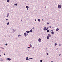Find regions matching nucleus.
I'll return each mask as SVG.
<instances>
[{"mask_svg": "<svg viewBox=\"0 0 62 62\" xmlns=\"http://www.w3.org/2000/svg\"><path fill=\"white\" fill-rule=\"evenodd\" d=\"M58 8H61L62 7H61V5H58Z\"/></svg>", "mask_w": 62, "mask_h": 62, "instance_id": "1", "label": "nucleus"}, {"mask_svg": "<svg viewBox=\"0 0 62 62\" xmlns=\"http://www.w3.org/2000/svg\"><path fill=\"white\" fill-rule=\"evenodd\" d=\"M24 36L25 37H26V36H27V34L26 33H24Z\"/></svg>", "mask_w": 62, "mask_h": 62, "instance_id": "2", "label": "nucleus"}, {"mask_svg": "<svg viewBox=\"0 0 62 62\" xmlns=\"http://www.w3.org/2000/svg\"><path fill=\"white\" fill-rule=\"evenodd\" d=\"M38 41L39 42H41V39L40 38H39V39Z\"/></svg>", "mask_w": 62, "mask_h": 62, "instance_id": "3", "label": "nucleus"}, {"mask_svg": "<svg viewBox=\"0 0 62 62\" xmlns=\"http://www.w3.org/2000/svg\"><path fill=\"white\" fill-rule=\"evenodd\" d=\"M7 60L9 61H10V60H11V59L9 58H7Z\"/></svg>", "mask_w": 62, "mask_h": 62, "instance_id": "4", "label": "nucleus"}, {"mask_svg": "<svg viewBox=\"0 0 62 62\" xmlns=\"http://www.w3.org/2000/svg\"><path fill=\"white\" fill-rule=\"evenodd\" d=\"M48 37H51V35L50 34H48Z\"/></svg>", "mask_w": 62, "mask_h": 62, "instance_id": "5", "label": "nucleus"}, {"mask_svg": "<svg viewBox=\"0 0 62 62\" xmlns=\"http://www.w3.org/2000/svg\"><path fill=\"white\" fill-rule=\"evenodd\" d=\"M46 28L45 27L43 29L44 30H46Z\"/></svg>", "mask_w": 62, "mask_h": 62, "instance_id": "6", "label": "nucleus"}, {"mask_svg": "<svg viewBox=\"0 0 62 62\" xmlns=\"http://www.w3.org/2000/svg\"><path fill=\"white\" fill-rule=\"evenodd\" d=\"M49 37H48V36H47V37H46V38H47V39H49Z\"/></svg>", "mask_w": 62, "mask_h": 62, "instance_id": "7", "label": "nucleus"}, {"mask_svg": "<svg viewBox=\"0 0 62 62\" xmlns=\"http://www.w3.org/2000/svg\"><path fill=\"white\" fill-rule=\"evenodd\" d=\"M58 30H59V29H58V28H57L56 29V31H58Z\"/></svg>", "mask_w": 62, "mask_h": 62, "instance_id": "8", "label": "nucleus"}, {"mask_svg": "<svg viewBox=\"0 0 62 62\" xmlns=\"http://www.w3.org/2000/svg\"><path fill=\"white\" fill-rule=\"evenodd\" d=\"M26 32L27 33H30V31H26Z\"/></svg>", "mask_w": 62, "mask_h": 62, "instance_id": "9", "label": "nucleus"}, {"mask_svg": "<svg viewBox=\"0 0 62 62\" xmlns=\"http://www.w3.org/2000/svg\"><path fill=\"white\" fill-rule=\"evenodd\" d=\"M9 13H8V14L7 15V17H8V16H9Z\"/></svg>", "mask_w": 62, "mask_h": 62, "instance_id": "10", "label": "nucleus"}, {"mask_svg": "<svg viewBox=\"0 0 62 62\" xmlns=\"http://www.w3.org/2000/svg\"><path fill=\"white\" fill-rule=\"evenodd\" d=\"M51 33L52 34H54V31H52L51 32Z\"/></svg>", "mask_w": 62, "mask_h": 62, "instance_id": "11", "label": "nucleus"}, {"mask_svg": "<svg viewBox=\"0 0 62 62\" xmlns=\"http://www.w3.org/2000/svg\"><path fill=\"white\" fill-rule=\"evenodd\" d=\"M26 8H29V7H28V6H26Z\"/></svg>", "mask_w": 62, "mask_h": 62, "instance_id": "12", "label": "nucleus"}, {"mask_svg": "<svg viewBox=\"0 0 62 62\" xmlns=\"http://www.w3.org/2000/svg\"><path fill=\"white\" fill-rule=\"evenodd\" d=\"M57 45V44H56V43L55 45H54L55 46H56V45Z\"/></svg>", "mask_w": 62, "mask_h": 62, "instance_id": "13", "label": "nucleus"}, {"mask_svg": "<svg viewBox=\"0 0 62 62\" xmlns=\"http://www.w3.org/2000/svg\"><path fill=\"white\" fill-rule=\"evenodd\" d=\"M7 2H9V0H7Z\"/></svg>", "mask_w": 62, "mask_h": 62, "instance_id": "14", "label": "nucleus"}, {"mask_svg": "<svg viewBox=\"0 0 62 62\" xmlns=\"http://www.w3.org/2000/svg\"><path fill=\"white\" fill-rule=\"evenodd\" d=\"M47 32H49V30H48L47 31Z\"/></svg>", "mask_w": 62, "mask_h": 62, "instance_id": "15", "label": "nucleus"}, {"mask_svg": "<svg viewBox=\"0 0 62 62\" xmlns=\"http://www.w3.org/2000/svg\"><path fill=\"white\" fill-rule=\"evenodd\" d=\"M32 30H30V32H32Z\"/></svg>", "mask_w": 62, "mask_h": 62, "instance_id": "16", "label": "nucleus"}, {"mask_svg": "<svg viewBox=\"0 0 62 62\" xmlns=\"http://www.w3.org/2000/svg\"><path fill=\"white\" fill-rule=\"evenodd\" d=\"M38 20L39 22H40V19H38Z\"/></svg>", "mask_w": 62, "mask_h": 62, "instance_id": "17", "label": "nucleus"}, {"mask_svg": "<svg viewBox=\"0 0 62 62\" xmlns=\"http://www.w3.org/2000/svg\"><path fill=\"white\" fill-rule=\"evenodd\" d=\"M21 35H18V37H20V36H21Z\"/></svg>", "mask_w": 62, "mask_h": 62, "instance_id": "18", "label": "nucleus"}, {"mask_svg": "<svg viewBox=\"0 0 62 62\" xmlns=\"http://www.w3.org/2000/svg\"><path fill=\"white\" fill-rule=\"evenodd\" d=\"M32 59V58L29 59H26V60H29V59Z\"/></svg>", "mask_w": 62, "mask_h": 62, "instance_id": "19", "label": "nucleus"}, {"mask_svg": "<svg viewBox=\"0 0 62 62\" xmlns=\"http://www.w3.org/2000/svg\"><path fill=\"white\" fill-rule=\"evenodd\" d=\"M48 28H48V27L47 28H46V30H47L48 29Z\"/></svg>", "mask_w": 62, "mask_h": 62, "instance_id": "20", "label": "nucleus"}, {"mask_svg": "<svg viewBox=\"0 0 62 62\" xmlns=\"http://www.w3.org/2000/svg\"><path fill=\"white\" fill-rule=\"evenodd\" d=\"M9 24V22H8L7 24V25H8Z\"/></svg>", "mask_w": 62, "mask_h": 62, "instance_id": "21", "label": "nucleus"}, {"mask_svg": "<svg viewBox=\"0 0 62 62\" xmlns=\"http://www.w3.org/2000/svg\"><path fill=\"white\" fill-rule=\"evenodd\" d=\"M30 46L31 47H32V45L31 44H30Z\"/></svg>", "mask_w": 62, "mask_h": 62, "instance_id": "22", "label": "nucleus"}, {"mask_svg": "<svg viewBox=\"0 0 62 62\" xmlns=\"http://www.w3.org/2000/svg\"><path fill=\"white\" fill-rule=\"evenodd\" d=\"M42 60H40V62H42Z\"/></svg>", "mask_w": 62, "mask_h": 62, "instance_id": "23", "label": "nucleus"}, {"mask_svg": "<svg viewBox=\"0 0 62 62\" xmlns=\"http://www.w3.org/2000/svg\"><path fill=\"white\" fill-rule=\"evenodd\" d=\"M6 45H8V44H5Z\"/></svg>", "mask_w": 62, "mask_h": 62, "instance_id": "24", "label": "nucleus"}, {"mask_svg": "<svg viewBox=\"0 0 62 62\" xmlns=\"http://www.w3.org/2000/svg\"><path fill=\"white\" fill-rule=\"evenodd\" d=\"M30 48V47H28V48Z\"/></svg>", "mask_w": 62, "mask_h": 62, "instance_id": "25", "label": "nucleus"}, {"mask_svg": "<svg viewBox=\"0 0 62 62\" xmlns=\"http://www.w3.org/2000/svg\"><path fill=\"white\" fill-rule=\"evenodd\" d=\"M17 3L16 4V6H17Z\"/></svg>", "mask_w": 62, "mask_h": 62, "instance_id": "26", "label": "nucleus"}, {"mask_svg": "<svg viewBox=\"0 0 62 62\" xmlns=\"http://www.w3.org/2000/svg\"><path fill=\"white\" fill-rule=\"evenodd\" d=\"M47 24H49V23H47Z\"/></svg>", "mask_w": 62, "mask_h": 62, "instance_id": "27", "label": "nucleus"}, {"mask_svg": "<svg viewBox=\"0 0 62 62\" xmlns=\"http://www.w3.org/2000/svg\"><path fill=\"white\" fill-rule=\"evenodd\" d=\"M26 59H28V57H26Z\"/></svg>", "mask_w": 62, "mask_h": 62, "instance_id": "28", "label": "nucleus"}, {"mask_svg": "<svg viewBox=\"0 0 62 62\" xmlns=\"http://www.w3.org/2000/svg\"><path fill=\"white\" fill-rule=\"evenodd\" d=\"M47 55H48V54H48V53H47Z\"/></svg>", "mask_w": 62, "mask_h": 62, "instance_id": "29", "label": "nucleus"}, {"mask_svg": "<svg viewBox=\"0 0 62 62\" xmlns=\"http://www.w3.org/2000/svg\"><path fill=\"white\" fill-rule=\"evenodd\" d=\"M8 19H6V21H8Z\"/></svg>", "mask_w": 62, "mask_h": 62, "instance_id": "30", "label": "nucleus"}, {"mask_svg": "<svg viewBox=\"0 0 62 62\" xmlns=\"http://www.w3.org/2000/svg\"><path fill=\"white\" fill-rule=\"evenodd\" d=\"M59 46H61V44H59Z\"/></svg>", "mask_w": 62, "mask_h": 62, "instance_id": "31", "label": "nucleus"}, {"mask_svg": "<svg viewBox=\"0 0 62 62\" xmlns=\"http://www.w3.org/2000/svg\"><path fill=\"white\" fill-rule=\"evenodd\" d=\"M32 29H34V27H33V28H32Z\"/></svg>", "mask_w": 62, "mask_h": 62, "instance_id": "32", "label": "nucleus"}, {"mask_svg": "<svg viewBox=\"0 0 62 62\" xmlns=\"http://www.w3.org/2000/svg\"><path fill=\"white\" fill-rule=\"evenodd\" d=\"M61 55V54H59V56H60Z\"/></svg>", "mask_w": 62, "mask_h": 62, "instance_id": "33", "label": "nucleus"}, {"mask_svg": "<svg viewBox=\"0 0 62 62\" xmlns=\"http://www.w3.org/2000/svg\"><path fill=\"white\" fill-rule=\"evenodd\" d=\"M51 62H53V61H51Z\"/></svg>", "mask_w": 62, "mask_h": 62, "instance_id": "34", "label": "nucleus"}, {"mask_svg": "<svg viewBox=\"0 0 62 62\" xmlns=\"http://www.w3.org/2000/svg\"><path fill=\"white\" fill-rule=\"evenodd\" d=\"M46 8V7H45V8Z\"/></svg>", "mask_w": 62, "mask_h": 62, "instance_id": "35", "label": "nucleus"}, {"mask_svg": "<svg viewBox=\"0 0 62 62\" xmlns=\"http://www.w3.org/2000/svg\"><path fill=\"white\" fill-rule=\"evenodd\" d=\"M27 10H28V8H27Z\"/></svg>", "mask_w": 62, "mask_h": 62, "instance_id": "36", "label": "nucleus"}, {"mask_svg": "<svg viewBox=\"0 0 62 62\" xmlns=\"http://www.w3.org/2000/svg\"><path fill=\"white\" fill-rule=\"evenodd\" d=\"M15 6H16V4H15Z\"/></svg>", "mask_w": 62, "mask_h": 62, "instance_id": "37", "label": "nucleus"}, {"mask_svg": "<svg viewBox=\"0 0 62 62\" xmlns=\"http://www.w3.org/2000/svg\"><path fill=\"white\" fill-rule=\"evenodd\" d=\"M35 22H36V20H35Z\"/></svg>", "mask_w": 62, "mask_h": 62, "instance_id": "38", "label": "nucleus"}, {"mask_svg": "<svg viewBox=\"0 0 62 62\" xmlns=\"http://www.w3.org/2000/svg\"><path fill=\"white\" fill-rule=\"evenodd\" d=\"M21 21H22V20H21Z\"/></svg>", "mask_w": 62, "mask_h": 62, "instance_id": "39", "label": "nucleus"}, {"mask_svg": "<svg viewBox=\"0 0 62 62\" xmlns=\"http://www.w3.org/2000/svg\"><path fill=\"white\" fill-rule=\"evenodd\" d=\"M4 55H5V54H4Z\"/></svg>", "mask_w": 62, "mask_h": 62, "instance_id": "40", "label": "nucleus"}, {"mask_svg": "<svg viewBox=\"0 0 62 62\" xmlns=\"http://www.w3.org/2000/svg\"><path fill=\"white\" fill-rule=\"evenodd\" d=\"M28 51H29V50H28Z\"/></svg>", "mask_w": 62, "mask_h": 62, "instance_id": "41", "label": "nucleus"}, {"mask_svg": "<svg viewBox=\"0 0 62 62\" xmlns=\"http://www.w3.org/2000/svg\"><path fill=\"white\" fill-rule=\"evenodd\" d=\"M43 21V20H42Z\"/></svg>", "mask_w": 62, "mask_h": 62, "instance_id": "42", "label": "nucleus"}, {"mask_svg": "<svg viewBox=\"0 0 62 62\" xmlns=\"http://www.w3.org/2000/svg\"><path fill=\"white\" fill-rule=\"evenodd\" d=\"M1 56V55H0V56Z\"/></svg>", "mask_w": 62, "mask_h": 62, "instance_id": "43", "label": "nucleus"}]
</instances>
